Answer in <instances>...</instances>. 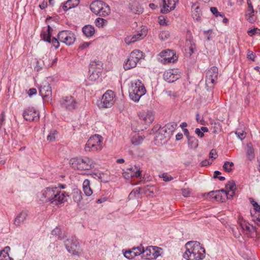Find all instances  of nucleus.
<instances>
[{
	"label": "nucleus",
	"instance_id": "nucleus-16",
	"mask_svg": "<svg viewBox=\"0 0 260 260\" xmlns=\"http://www.w3.org/2000/svg\"><path fill=\"white\" fill-rule=\"evenodd\" d=\"M39 92L43 98H50L52 96L51 88L47 81L43 82L40 87Z\"/></svg>",
	"mask_w": 260,
	"mask_h": 260
},
{
	"label": "nucleus",
	"instance_id": "nucleus-3",
	"mask_svg": "<svg viewBox=\"0 0 260 260\" xmlns=\"http://www.w3.org/2000/svg\"><path fill=\"white\" fill-rule=\"evenodd\" d=\"M128 92L131 99L137 102L139 101L142 96L145 94L146 90L141 81L138 80L135 82H131Z\"/></svg>",
	"mask_w": 260,
	"mask_h": 260
},
{
	"label": "nucleus",
	"instance_id": "nucleus-56",
	"mask_svg": "<svg viewBox=\"0 0 260 260\" xmlns=\"http://www.w3.org/2000/svg\"><path fill=\"white\" fill-rule=\"evenodd\" d=\"M141 246L142 245H140V246L133 248L135 251V254H136L137 253V256L139 255L142 253H144V249Z\"/></svg>",
	"mask_w": 260,
	"mask_h": 260
},
{
	"label": "nucleus",
	"instance_id": "nucleus-21",
	"mask_svg": "<svg viewBox=\"0 0 260 260\" xmlns=\"http://www.w3.org/2000/svg\"><path fill=\"white\" fill-rule=\"evenodd\" d=\"M27 213L26 211H22L15 218L14 223L16 226H20L26 220Z\"/></svg>",
	"mask_w": 260,
	"mask_h": 260
},
{
	"label": "nucleus",
	"instance_id": "nucleus-62",
	"mask_svg": "<svg viewBox=\"0 0 260 260\" xmlns=\"http://www.w3.org/2000/svg\"><path fill=\"white\" fill-rule=\"evenodd\" d=\"M217 154L215 149H212L209 153V157L211 158L215 159L217 157Z\"/></svg>",
	"mask_w": 260,
	"mask_h": 260
},
{
	"label": "nucleus",
	"instance_id": "nucleus-44",
	"mask_svg": "<svg viewBox=\"0 0 260 260\" xmlns=\"http://www.w3.org/2000/svg\"><path fill=\"white\" fill-rule=\"evenodd\" d=\"M123 254L124 256L128 259L133 258L137 256V253L135 254V251L133 248L131 249L125 251Z\"/></svg>",
	"mask_w": 260,
	"mask_h": 260
},
{
	"label": "nucleus",
	"instance_id": "nucleus-24",
	"mask_svg": "<svg viewBox=\"0 0 260 260\" xmlns=\"http://www.w3.org/2000/svg\"><path fill=\"white\" fill-rule=\"evenodd\" d=\"M246 152L247 157L248 160L251 161L254 159L255 155L254 153V149L251 142H249L247 144Z\"/></svg>",
	"mask_w": 260,
	"mask_h": 260
},
{
	"label": "nucleus",
	"instance_id": "nucleus-13",
	"mask_svg": "<svg viewBox=\"0 0 260 260\" xmlns=\"http://www.w3.org/2000/svg\"><path fill=\"white\" fill-rule=\"evenodd\" d=\"M170 137L171 136L163 129L162 127H160L156 133L155 141L156 143L163 145L167 143Z\"/></svg>",
	"mask_w": 260,
	"mask_h": 260
},
{
	"label": "nucleus",
	"instance_id": "nucleus-57",
	"mask_svg": "<svg viewBox=\"0 0 260 260\" xmlns=\"http://www.w3.org/2000/svg\"><path fill=\"white\" fill-rule=\"evenodd\" d=\"M5 112H2L0 115V133L3 131L2 127L5 124Z\"/></svg>",
	"mask_w": 260,
	"mask_h": 260
},
{
	"label": "nucleus",
	"instance_id": "nucleus-10",
	"mask_svg": "<svg viewBox=\"0 0 260 260\" xmlns=\"http://www.w3.org/2000/svg\"><path fill=\"white\" fill-rule=\"evenodd\" d=\"M162 253V249L157 246H149L146 250H144V253L146 256V259H155L161 255Z\"/></svg>",
	"mask_w": 260,
	"mask_h": 260
},
{
	"label": "nucleus",
	"instance_id": "nucleus-63",
	"mask_svg": "<svg viewBox=\"0 0 260 260\" xmlns=\"http://www.w3.org/2000/svg\"><path fill=\"white\" fill-rule=\"evenodd\" d=\"M165 92L166 94L169 96L176 98L177 96V93L176 92L171 90H166Z\"/></svg>",
	"mask_w": 260,
	"mask_h": 260
},
{
	"label": "nucleus",
	"instance_id": "nucleus-42",
	"mask_svg": "<svg viewBox=\"0 0 260 260\" xmlns=\"http://www.w3.org/2000/svg\"><path fill=\"white\" fill-rule=\"evenodd\" d=\"M70 31V30H62L59 31L57 35L58 39L62 43L66 37H68V35Z\"/></svg>",
	"mask_w": 260,
	"mask_h": 260
},
{
	"label": "nucleus",
	"instance_id": "nucleus-52",
	"mask_svg": "<svg viewBox=\"0 0 260 260\" xmlns=\"http://www.w3.org/2000/svg\"><path fill=\"white\" fill-rule=\"evenodd\" d=\"M104 175V173H93L91 174V176L93 178L100 180L102 182H107V180L103 179L102 176Z\"/></svg>",
	"mask_w": 260,
	"mask_h": 260
},
{
	"label": "nucleus",
	"instance_id": "nucleus-51",
	"mask_svg": "<svg viewBox=\"0 0 260 260\" xmlns=\"http://www.w3.org/2000/svg\"><path fill=\"white\" fill-rule=\"evenodd\" d=\"M159 177L163 179V180L166 182L170 181L173 179V178L171 175H169L167 173H163L159 175Z\"/></svg>",
	"mask_w": 260,
	"mask_h": 260
},
{
	"label": "nucleus",
	"instance_id": "nucleus-33",
	"mask_svg": "<svg viewBox=\"0 0 260 260\" xmlns=\"http://www.w3.org/2000/svg\"><path fill=\"white\" fill-rule=\"evenodd\" d=\"M75 40V35L70 31L68 35V37H66L62 43L66 44L67 45L70 46L74 44Z\"/></svg>",
	"mask_w": 260,
	"mask_h": 260
},
{
	"label": "nucleus",
	"instance_id": "nucleus-48",
	"mask_svg": "<svg viewBox=\"0 0 260 260\" xmlns=\"http://www.w3.org/2000/svg\"><path fill=\"white\" fill-rule=\"evenodd\" d=\"M107 23V21L102 18H98L95 21V25L99 27H103Z\"/></svg>",
	"mask_w": 260,
	"mask_h": 260
},
{
	"label": "nucleus",
	"instance_id": "nucleus-64",
	"mask_svg": "<svg viewBox=\"0 0 260 260\" xmlns=\"http://www.w3.org/2000/svg\"><path fill=\"white\" fill-rule=\"evenodd\" d=\"M258 30H259V29H258L257 28H254L248 31V34L249 36H252L254 34H257Z\"/></svg>",
	"mask_w": 260,
	"mask_h": 260
},
{
	"label": "nucleus",
	"instance_id": "nucleus-59",
	"mask_svg": "<svg viewBox=\"0 0 260 260\" xmlns=\"http://www.w3.org/2000/svg\"><path fill=\"white\" fill-rule=\"evenodd\" d=\"M59 40L58 38H56L55 37L52 38V39H51V43H52L53 46L56 48H58L59 47V43L58 42Z\"/></svg>",
	"mask_w": 260,
	"mask_h": 260
},
{
	"label": "nucleus",
	"instance_id": "nucleus-47",
	"mask_svg": "<svg viewBox=\"0 0 260 260\" xmlns=\"http://www.w3.org/2000/svg\"><path fill=\"white\" fill-rule=\"evenodd\" d=\"M89 73L90 74L89 75V78L91 80H95L101 74V73H97L96 71L95 70H89Z\"/></svg>",
	"mask_w": 260,
	"mask_h": 260
},
{
	"label": "nucleus",
	"instance_id": "nucleus-34",
	"mask_svg": "<svg viewBox=\"0 0 260 260\" xmlns=\"http://www.w3.org/2000/svg\"><path fill=\"white\" fill-rule=\"evenodd\" d=\"M102 149V146L91 144L90 142H87L85 144L84 149L85 151H91L95 150H100Z\"/></svg>",
	"mask_w": 260,
	"mask_h": 260
},
{
	"label": "nucleus",
	"instance_id": "nucleus-14",
	"mask_svg": "<svg viewBox=\"0 0 260 260\" xmlns=\"http://www.w3.org/2000/svg\"><path fill=\"white\" fill-rule=\"evenodd\" d=\"M61 106L68 110H73L77 107V103L72 96H66L60 101Z\"/></svg>",
	"mask_w": 260,
	"mask_h": 260
},
{
	"label": "nucleus",
	"instance_id": "nucleus-45",
	"mask_svg": "<svg viewBox=\"0 0 260 260\" xmlns=\"http://www.w3.org/2000/svg\"><path fill=\"white\" fill-rule=\"evenodd\" d=\"M212 125L211 130L213 133L218 134L221 131V126L218 122H215L212 123Z\"/></svg>",
	"mask_w": 260,
	"mask_h": 260
},
{
	"label": "nucleus",
	"instance_id": "nucleus-9",
	"mask_svg": "<svg viewBox=\"0 0 260 260\" xmlns=\"http://www.w3.org/2000/svg\"><path fill=\"white\" fill-rule=\"evenodd\" d=\"M114 93L112 90H107L103 95L100 106L102 108H110L114 104Z\"/></svg>",
	"mask_w": 260,
	"mask_h": 260
},
{
	"label": "nucleus",
	"instance_id": "nucleus-7",
	"mask_svg": "<svg viewBox=\"0 0 260 260\" xmlns=\"http://www.w3.org/2000/svg\"><path fill=\"white\" fill-rule=\"evenodd\" d=\"M218 68L216 67L211 68L206 73V85L210 89L213 88L218 76Z\"/></svg>",
	"mask_w": 260,
	"mask_h": 260
},
{
	"label": "nucleus",
	"instance_id": "nucleus-11",
	"mask_svg": "<svg viewBox=\"0 0 260 260\" xmlns=\"http://www.w3.org/2000/svg\"><path fill=\"white\" fill-rule=\"evenodd\" d=\"M51 235L54 236L57 239L62 240L63 242H68L70 244H75L77 242L76 238L73 236L67 238L66 240H64V239L67 238V236L64 233L62 234V231L58 227H56V228L52 231Z\"/></svg>",
	"mask_w": 260,
	"mask_h": 260
},
{
	"label": "nucleus",
	"instance_id": "nucleus-6",
	"mask_svg": "<svg viewBox=\"0 0 260 260\" xmlns=\"http://www.w3.org/2000/svg\"><path fill=\"white\" fill-rule=\"evenodd\" d=\"M158 60L162 64H168L175 62L178 57L173 50L168 49L162 51L158 54Z\"/></svg>",
	"mask_w": 260,
	"mask_h": 260
},
{
	"label": "nucleus",
	"instance_id": "nucleus-37",
	"mask_svg": "<svg viewBox=\"0 0 260 260\" xmlns=\"http://www.w3.org/2000/svg\"><path fill=\"white\" fill-rule=\"evenodd\" d=\"M110 12L109 7L106 4L103 6L102 9L100 10L98 15L100 16L105 17L109 15Z\"/></svg>",
	"mask_w": 260,
	"mask_h": 260
},
{
	"label": "nucleus",
	"instance_id": "nucleus-41",
	"mask_svg": "<svg viewBox=\"0 0 260 260\" xmlns=\"http://www.w3.org/2000/svg\"><path fill=\"white\" fill-rule=\"evenodd\" d=\"M41 61L43 62L45 68H48L53 66V64L51 63L49 57L47 55H45L43 56Z\"/></svg>",
	"mask_w": 260,
	"mask_h": 260
},
{
	"label": "nucleus",
	"instance_id": "nucleus-28",
	"mask_svg": "<svg viewBox=\"0 0 260 260\" xmlns=\"http://www.w3.org/2000/svg\"><path fill=\"white\" fill-rule=\"evenodd\" d=\"M177 125V124L176 122H171L166 124L164 126L162 127V128L167 132L168 134L171 136L173 132L176 129Z\"/></svg>",
	"mask_w": 260,
	"mask_h": 260
},
{
	"label": "nucleus",
	"instance_id": "nucleus-39",
	"mask_svg": "<svg viewBox=\"0 0 260 260\" xmlns=\"http://www.w3.org/2000/svg\"><path fill=\"white\" fill-rule=\"evenodd\" d=\"M137 38L133 39V42H136L138 40H141L144 37H145L147 34V30L145 27L142 28L140 32H138L137 33Z\"/></svg>",
	"mask_w": 260,
	"mask_h": 260
},
{
	"label": "nucleus",
	"instance_id": "nucleus-50",
	"mask_svg": "<svg viewBox=\"0 0 260 260\" xmlns=\"http://www.w3.org/2000/svg\"><path fill=\"white\" fill-rule=\"evenodd\" d=\"M250 203L252 205L255 212L260 213V206L252 198H249Z\"/></svg>",
	"mask_w": 260,
	"mask_h": 260
},
{
	"label": "nucleus",
	"instance_id": "nucleus-35",
	"mask_svg": "<svg viewBox=\"0 0 260 260\" xmlns=\"http://www.w3.org/2000/svg\"><path fill=\"white\" fill-rule=\"evenodd\" d=\"M187 142L189 146L191 149H196L198 147V140L193 136L188 137Z\"/></svg>",
	"mask_w": 260,
	"mask_h": 260
},
{
	"label": "nucleus",
	"instance_id": "nucleus-58",
	"mask_svg": "<svg viewBox=\"0 0 260 260\" xmlns=\"http://www.w3.org/2000/svg\"><path fill=\"white\" fill-rule=\"evenodd\" d=\"M170 37L169 33L167 31H162L159 34V38L162 40H166Z\"/></svg>",
	"mask_w": 260,
	"mask_h": 260
},
{
	"label": "nucleus",
	"instance_id": "nucleus-38",
	"mask_svg": "<svg viewBox=\"0 0 260 260\" xmlns=\"http://www.w3.org/2000/svg\"><path fill=\"white\" fill-rule=\"evenodd\" d=\"M240 255L243 257L244 258H248L250 257L251 253L250 250H249L245 245H244L240 250Z\"/></svg>",
	"mask_w": 260,
	"mask_h": 260
},
{
	"label": "nucleus",
	"instance_id": "nucleus-20",
	"mask_svg": "<svg viewBox=\"0 0 260 260\" xmlns=\"http://www.w3.org/2000/svg\"><path fill=\"white\" fill-rule=\"evenodd\" d=\"M103 63L100 60L91 61L89 65V70H95L97 73H101L103 69Z\"/></svg>",
	"mask_w": 260,
	"mask_h": 260
},
{
	"label": "nucleus",
	"instance_id": "nucleus-23",
	"mask_svg": "<svg viewBox=\"0 0 260 260\" xmlns=\"http://www.w3.org/2000/svg\"><path fill=\"white\" fill-rule=\"evenodd\" d=\"M66 248L72 255H79L81 253V250L78 245H66Z\"/></svg>",
	"mask_w": 260,
	"mask_h": 260
},
{
	"label": "nucleus",
	"instance_id": "nucleus-36",
	"mask_svg": "<svg viewBox=\"0 0 260 260\" xmlns=\"http://www.w3.org/2000/svg\"><path fill=\"white\" fill-rule=\"evenodd\" d=\"M73 198L75 202L78 203L82 199V192L78 189H74L73 193Z\"/></svg>",
	"mask_w": 260,
	"mask_h": 260
},
{
	"label": "nucleus",
	"instance_id": "nucleus-40",
	"mask_svg": "<svg viewBox=\"0 0 260 260\" xmlns=\"http://www.w3.org/2000/svg\"><path fill=\"white\" fill-rule=\"evenodd\" d=\"M143 141L142 136H140L137 134L135 135L131 140L132 143L136 146L140 145Z\"/></svg>",
	"mask_w": 260,
	"mask_h": 260
},
{
	"label": "nucleus",
	"instance_id": "nucleus-8",
	"mask_svg": "<svg viewBox=\"0 0 260 260\" xmlns=\"http://www.w3.org/2000/svg\"><path fill=\"white\" fill-rule=\"evenodd\" d=\"M23 117L27 121H37L40 119V112L34 107H29L24 110Z\"/></svg>",
	"mask_w": 260,
	"mask_h": 260
},
{
	"label": "nucleus",
	"instance_id": "nucleus-53",
	"mask_svg": "<svg viewBox=\"0 0 260 260\" xmlns=\"http://www.w3.org/2000/svg\"><path fill=\"white\" fill-rule=\"evenodd\" d=\"M210 11L215 17L220 16L221 18H223L224 16L223 13L218 12L217 9L216 7H211L210 8Z\"/></svg>",
	"mask_w": 260,
	"mask_h": 260
},
{
	"label": "nucleus",
	"instance_id": "nucleus-2",
	"mask_svg": "<svg viewBox=\"0 0 260 260\" xmlns=\"http://www.w3.org/2000/svg\"><path fill=\"white\" fill-rule=\"evenodd\" d=\"M183 256L187 260H202L205 257V249L200 245H193L186 248Z\"/></svg>",
	"mask_w": 260,
	"mask_h": 260
},
{
	"label": "nucleus",
	"instance_id": "nucleus-1",
	"mask_svg": "<svg viewBox=\"0 0 260 260\" xmlns=\"http://www.w3.org/2000/svg\"><path fill=\"white\" fill-rule=\"evenodd\" d=\"M38 197L43 203L50 202L55 204L62 203L67 201L68 193L61 191L58 187H48L44 188L38 193Z\"/></svg>",
	"mask_w": 260,
	"mask_h": 260
},
{
	"label": "nucleus",
	"instance_id": "nucleus-55",
	"mask_svg": "<svg viewBox=\"0 0 260 260\" xmlns=\"http://www.w3.org/2000/svg\"><path fill=\"white\" fill-rule=\"evenodd\" d=\"M229 166L230 167L234 166L233 162L225 161L223 166L224 170L227 172H231L232 171V168H228V166Z\"/></svg>",
	"mask_w": 260,
	"mask_h": 260
},
{
	"label": "nucleus",
	"instance_id": "nucleus-19",
	"mask_svg": "<svg viewBox=\"0 0 260 260\" xmlns=\"http://www.w3.org/2000/svg\"><path fill=\"white\" fill-rule=\"evenodd\" d=\"M105 3H104L103 2L101 1H96L93 2L90 5V10L96 15H98L99 11L103 8V6L105 5Z\"/></svg>",
	"mask_w": 260,
	"mask_h": 260
},
{
	"label": "nucleus",
	"instance_id": "nucleus-15",
	"mask_svg": "<svg viewBox=\"0 0 260 260\" xmlns=\"http://www.w3.org/2000/svg\"><path fill=\"white\" fill-rule=\"evenodd\" d=\"M178 0H161L163 8L160 12L162 14H166L175 9Z\"/></svg>",
	"mask_w": 260,
	"mask_h": 260
},
{
	"label": "nucleus",
	"instance_id": "nucleus-5",
	"mask_svg": "<svg viewBox=\"0 0 260 260\" xmlns=\"http://www.w3.org/2000/svg\"><path fill=\"white\" fill-rule=\"evenodd\" d=\"M142 52L139 50L133 51L123 64L125 70H129L136 67L137 63L142 59Z\"/></svg>",
	"mask_w": 260,
	"mask_h": 260
},
{
	"label": "nucleus",
	"instance_id": "nucleus-60",
	"mask_svg": "<svg viewBox=\"0 0 260 260\" xmlns=\"http://www.w3.org/2000/svg\"><path fill=\"white\" fill-rule=\"evenodd\" d=\"M186 45H189V44L190 45V46H189V50L190 51V54H191L192 53H193L194 52V48H193L192 46H194V43L192 42H191V40H186Z\"/></svg>",
	"mask_w": 260,
	"mask_h": 260
},
{
	"label": "nucleus",
	"instance_id": "nucleus-29",
	"mask_svg": "<svg viewBox=\"0 0 260 260\" xmlns=\"http://www.w3.org/2000/svg\"><path fill=\"white\" fill-rule=\"evenodd\" d=\"M208 194L214 195V199L218 202H224L226 199L218 190L211 191Z\"/></svg>",
	"mask_w": 260,
	"mask_h": 260
},
{
	"label": "nucleus",
	"instance_id": "nucleus-17",
	"mask_svg": "<svg viewBox=\"0 0 260 260\" xmlns=\"http://www.w3.org/2000/svg\"><path fill=\"white\" fill-rule=\"evenodd\" d=\"M142 171L139 166H135L127 169V172L124 173V176L126 177H139L141 176Z\"/></svg>",
	"mask_w": 260,
	"mask_h": 260
},
{
	"label": "nucleus",
	"instance_id": "nucleus-30",
	"mask_svg": "<svg viewBox=\"0 0 260 260\" xmlns=\"http://www.w3.org/2000/svg\"><path fill=\"white\" fill-rule=\"evenodd\" d=\"M128 8L135 14H142L143 12V9L137 3L134 4H129Z\"/></svg>",
	"mask_w": 260,
	"mask_h": 260
},
{
	"label": "nucleus",
	"instance_id": "nucleus-27",
	"mask_svg": "<svg viewBox=\"0 0 260 260\" xmlns=\"http://www.w3.org/2000/svg\"><path fill=\"white\" fill-rule=\"evenodd\" d=\"M82 31L86 37L89 38L93 35L95 32V29L93 26L90 25H87L82 28Z\"/></svg>",
	"mask_w": 260,
	"mask_h": 260
},
{
	"label": "nucleus",
	"instance_id": "nucleus-18",
	"mask_svg": "<svg viewBox=\"0 0 260 260\" xmlns=\"http://www.w3.org/2000/svg\"><path fill=\"white\" fill-rule=\"evenodd\" d=\"M174 72L173 70H169L165 71L164 73L163 77L165 80L169 83H172L180 77V75Z\"/></svg>",
	"mask_w": 260,
	"mask_h": 260
},
{
	"label": "nucleus",
	"instance_id": "nucleus-12",
	"mask_svg": "<svg viewBox=\"0 0 260 260\" xmlns=\"http://www.w3.org/2000/svg\"><path fill=\"white\" fill-rule=\"evenodd\" d=\"M139 122L141 123L149 125L154 120V117L151 111L140 112L139 115Z\"/></svg>",
	"mask_w": 260,
	"mask_h": 260
},
{
	"label": "nucleus",
	"instance_id": "nucleus-54",
	"mask_svg": "<svg viewBox=\"0 0 260 260\" xmlns=\"http://www.w3.org/2000/svg\"><path fill=\"white\" fill-rule=\"evenodd\" d=\"M247 4H248V11L250 12L248 14L250 17H252L253 16V14L255 12L252 6V3L250 0H247Z\"/></svg>",
	"mask_w": 260,
	"mask_h": 260
},
{
	"label": "nucleus",
	"instance_id": "nucleus-49",
	"mask_svg": "<svg viewBox=\"0 0 260 260\" xmlns=\"http://www.w3.org/2000/svg\"><path fill=\"white\" fill-rule=\"evenodd\" d=\"M57 132L56 130H52L50 132L47 136V139L49 142H52L55 139V136L57 135Z\"/></svg>",
	"mask_w": 260,
	"mask_h": 260
},
{
	"label": "nucleus",
	"instance_id": "nucleus-61",
	"mask_svg": "<svg viewBox=\"0 0 260 260\" xmlns=\"http://www.w3.org/2000/svg\"><path fill=\"white\" fill-rule=\"evenodd\" d=\"M247 58L252 61L254 60L255 57H256V55L253 52L251 51H248L247 54Z\"/></svg>",
	"mask_w": 260,
	"mask_h": 260
},
{
	"label": "nucleus",
	"instance_id": "nucleus-31",
	"mask_svg": "<svg viewBox=\"0 0 260 260\" xmlns=\"http://www.w3.org/2000/svg\"><path fill=\"white\" fill-rule=\"evenodd\" d=\"M83 189L84 193L87 196H90L92 193V191L90 187V181L88 179H85L83 183Z\"/></svg>",
	"mask_w": 260,
	"mask_h": 260
},
{
	"label": "nucleus",
	"instance_id": "nucleus-22",
	"mask_svg": "<svg viewBox=\"0 0 260 260\" xmlns=\"http://www.w3.org/2000/svg\"><path fill=\"white\" fill-rule=\"evenodd\" d=\"M79 0H68L63 4L62 9L64 11L66 12L73 8L77 7L79 5Z\"/></svg>",
	"mask_w": 260,
	"mask_h": 260
},
{
	"label": "nucleus",
	"instance_id": "nucleus-4",
	"mask_svg": "<svg viewBox=\"0 0 260 260\" xmlns=\"http://www.w3.org/2000/svg\"><path fill=\"white\" fill-rule=\"evenodd\" d=\"M70 164L73 169L78 170H89L94 167L93 160L87 157L72 158Z\"/></svg>",
	"mask_w": 260,
	"mask_h": 260
},
{
	"label": "nucleus",
	"instance_id": "nucleus-32",
	"mask_svg": "<svg viewBox=\"0 0 260 260\" xmlns=\"http://www.w3.org/2000/svg\"><path fill=\"white\" fill-rule=\"evenodd\" d=\"M103 138L102 136L99 135H95L94 136L91 137L88 140L87 142H90L91 144L95 145H98L99 146H102V143Z\"/></svg>",
	"mask_w": 260,
	"mask_h": 260
},
{
	"label": "nucleus",
	"instance_id": "nucleus-25",
	"mask_svg": "<svg viewBox=\"0 0 260 260\" xmlns=\"http://www.w3.org/2000/svg\"><path fill=\"white\" fill-rule=\"evenodd\" d=\"M52 28L50 25H48L47 30L41 33V36L43 38L44 41L49 43H51V38L52 36Z\"/></svg>",
	"mask_w": 260,
	"mask_h": 260
},
{
	"label": "nucleus",
	"instance_id": "nucleus-26",
	"mask_svg": "<svg viewBox=\"0 0 260 260\" xmlns=\"http://www.w3.org/2000/svg\"><path fill=\"white\" fill-rule=\"evenodd\" d=\"M145 188L137 187L134 189L129 194L128 198L132 199L134 198H138L139 194L145 193Z\"/></svg>",
	"mask_w": 260,
	"mask_h": 260
},
{
	"label": "nucleus",
	"instance_id": "nucleus-43",
	"mask_svg": "<svg viewBox=\"0 0 260 260\" xmlns=\"http://www.w3.org/2000/svg\"><path fill=\"white\" fill-rule=\"evenodd\" d=\"M10 250L9 246H6L3 250L0 251V260H4L9 255L8 252Z\"/></svg>",
	"mask_w": 260,
	"mask_h": 260
},
{
	"label": "nucleus",
	"instance_id": "nucleus-46",
	"mask_svg": "<svg viewBox=\"0 0 260 260\" xmlns=\"http://www.w3.org/2000/svg\"><path fill=\"white\" fill-rule=\"evenodd\" d=\"M225 188L226 189H229L231 191H235L236 189L235 182L233 180L229 181L225 185Z\"/></svg>",
	"mask_w": 260,
	"mask_h": 260
}]
</instances>
